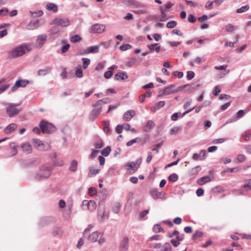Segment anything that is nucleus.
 I'll use <instances>...</instances> for the list:
<instances>
[{
    "label": "nucleus",
    "mask_w": 251,
    "mask_h": 251,
    "mask_svg": "<svg viewBox=\"0 0 251 251\" xmlns=\"http://www.w3.org/2000/svg\"><path fill=\"white\" fill-rule=\"evenodd\" d=\"M31 50L30 44H24L12 49L9 52V56L13 58H17L30 51Z\"/></svg>",
    "instance_id": "obj_1"
},
{
    "label": "nucleus",
    "mask_w": 251,
    "mask_h": 251,
    "mask_svg": "<svg viewBox=\"0 0 251 251\" xmlns=\"http://www.w3.org/2000/svg\"><path fill=\"white\" fill-rule=\"evenodd\" d=\"M142 159H137L135 162H128L125 165V168L126 170L128 175H132L135 173L140 167Z\"/></svg>",
    "instance_id": "obj_2"
},
{
    "label": "nucleus",
    "mask_w": 251,
    "mask_h": 251,
    "mask_svg": "<svg viewBox=\"0 0 251 251\" xmlns=\"http://www.w3.org/2000/svg\"><path fill=\"white\" fill-rule=\"evenodd\" d=\"M21 103H9L6 107V112L9 117H13L18 115L22 111V108H17L16 107Z\"/></svg>",
    "instance_id": "obj_3"
},
{
    "label": "nucleus",
    "mask_w": 251,
    "mask_h": 251,
    "mask_svg": "<svg viewBox=\"0 0 251 251\" xmlns=\"http://www.w3.org/2000/svg\"><path fill=\"white\" fill-rule=\"evenodd\" d=\"M187 87H190L188 84L184 85L183 86H180L178 88H176L175 85H171L169 86L166 87L164 89L162 93V95L167 96L169 95L172 94L176 93L179 91H182L183 89L186 88Z\"/></svg>",
    "instance_id": "obj_4"
},
{
    "label": "nucleus",
    "mask_w": 251,
    "mask_h": 251,
    "mask_svg": "<svg viewBox=\"0 0 251 251\" xmlns=\"http://www.w3.org/2000/svg\"><path fill=\"white\" fill-rule=\"evenodd\" d=\"M40 128L43 133H50L55 131V127L47 122L42 121L40 122Z\"/></svg>",
    "instance_id": "obj_5"
},
{
    "label": "nucleus",
    "mask_w": 251,
    "mask_h": 251,
    "mask_svg": "<svg viewBox=\"0 0 251 251\" xmlns=\"http://www.w3.org/2000/svg\"><path fill=\"white\" fill-rule=\"evenodd\" d=\"M33 143L34 147L40 151H47L50 149V145L48 143H43L38 139H34Z\"/></svg>",
    "instance_id": "obj_6"
},
{
    "label": "nucleus",
    "mask_w": 251,
    "mask_h": 251,
    "mask_svg": "<svg viewBox=\"0 0 251 251\" xmlns=\"http://www.w3.org/2000/svg\"><path fill=\"white\" fill-rule=\"evenodd\" d=\"M51 24L62 27H67L70 25V21L66 18L56 17L52 21Z\"/></svg>",
    "instance_id": "obj_7"
},
{
    "label": "nucleus",
    "mask_w": 251,
    "mask_h": 251,
    "mask_svg": "<svg viewBox=\"0 0 251 251\" xmlns=\"http://www.w3.org/2000/svg\"><path fill=\"white\" fill-rule=\"evenodd\" d=\"M82 206L84 209H87L93 211L97 208L96 202L94 201L84 200L82 201Z\"/></svg>",
    "instance_id": "obj_8"
},
{
    "label": "nucleus",
    "mask_w": 251,
    "mask_h": 251,
    "mask_svg": "<svg viewBox=\"0 0 251 251\" xmlns=\"http://www.w3.org/2000/svg\"><path fill=\"white\" fill-rule=\"evenodd\" d=\"M50 167H43L41 170V172L38 174V176L41 178H47L50 176Z\"/></svg>",
    "instance_id": "obj_9"
},
{
    "label": "nucleus",
    "mask_w": 251,
    "mask_h": 251,
    "mask_svg": "<svg viewBox=\"0 0 251 251\" xmlns=\"http://www.w3.org/2000/svg\"><path fill=\"white\" fill-rule=\"evenodd\" d=\"M105 29L104 25L96 24L91 26V30L94 33H100L103 32Z\"/></svg>",
    "instance_id": "obj_10"
},
{
    "label": "nucleus",
    "mask_w": 251,
    "mask_h": 251,
    "mask_svg": "<svg viewBox=\"0 0 251 251\" xmlns=\"http://www.w3.org/2000/svg\"><path fill=\"white\" fill-rule=\"evenodd\" d=\"M129 239L128 237H125L121 241L120 245L121 251H127L128 248Z\"/></svg>",
    "instance_id": "obj_11"
},
{
    "label": "nucleus",
    "mask_w": 251,
    "mask_h": 251,
    "mask_svg": "<svg viewBox=\"0 0 251 251\" xmlns=\"http://www.w3.org/2000/svg\"><path fill=\"white\" fill-rule=\"evenodd\" d=\"M47 38V36L46 34H42L38 36L37 40L36 43L39 48H41L43 44L46 42Z\"/></svg>",
    "instance_id": "obj_12"
},
{
    "label": "nucleus",
    "mask_w": 251,
    "mask_h": 251,
    "mask_svg": "<svg viewBox=\"0 0 251 251\" xmlns=\"http://www.w3.org/2000/svg\"><path fill=\"white\" fill-rule=\"evenodd\" d=\"M135 115V111L134 110H129L125 112L123 118L126 121H129Z\"/></svg>",
    "instance_id": "obj_13"
},
{
    "label": "nucleus",
    "mask_w": 251,
    "mask_h": 251,
    "mask_svg": "<svg viewBox=\"0 0 251 251\" xmlns=\"http://www.w3.org/2000/svg\"><path fill=\"white\" fill-rule=\"evenodd\" d=\"M165 102L164 101H159L158 102L156 103L154 106H152L151 108V111L153 113L155 112L157 110L163 107L165 105Z\"/></svg>",
    "instance_id": "obj_14"
},
{
    "label": "nucleus",
    "mask_w": 251,
    "mask_h": 251,
    "mask_svg": "<svg viewBox=\"0 0 251 251\" xmlns=\"http://www.w3.org/2000/svg\"><path fill=\"white\" fill-rule=\"evenodd\" d=\"M211 181V178L209 176H205L201 177L198 179L197 183L200 185H203L206 183L209 182Z\"/></svg>",
    "instance_id": "obj_15"
},
{
    "label": "nucleus",
    "mask_w": 251,
    "mask_h": 251,
    "mask_svg": "<svg viewBox=\"0 0 251 251\" xmlns=\"http://www.w3.org/2000/svg\"><path fill=\"white\" fill-rule=\"evenodd\" d=\"M140 61H141V59L137 58L135 57H133L129 61L126 63V65L128 67H132L135 65H137L138 63Z\"/></svg>",
    "instance_id": "obj_16"
},
{
    "label": "nucleus",
    "mask_w": 251,
    "mask_h": 251,
    "mask_svg": "<svg viewBox=\"0 0 251 251\" xmlns=\"http://www.w3.org/2000/svg\"><path fill=\"white\" fill-rule=\"evenodd\" d=\"M100 233L97 231L93 232L88 237V240L91 242H95L98 240Z\"/></svg>",
    "instance_id": "obj_17"
},
{
    "label": "nucleus",
    "mask_w": 251,
    "mask_h": 251,
    "mask_svg": "<svg viewBox=\"0 0 251 251\" xmlns=\"http://www.w3.org/2000/svg\"><path fill=\"white\" fill-rule=\"evenodd\" d=\"M17 126L16 124H11L9 125L4 130L5 133L8 134L14 131Z\"/></svg>",
    "instance_id": "obj_18"
},
{
    "label": "nucleus",
    "mask_w": 251,
    "mask_h": 251,
    "mask_svg": "<svg viewBox=\"0 0 251 251\" xmlns=\"http://www.w3.org/2000/svg\"><path fill=\"white\" fill-rule=\"evenodd\" d=\"M39 25L38 21H32L27 25V28L29 30H33L38 27Z\"/></svg>",
    "instance_id": "obj_19"
},
{
    "label": "nucleus",
    "mask_w": 251,
    "mask_h": 251,
    "mask_svg": "<svg viewBox=\"0 0 251 251\" xmlns=\"http://www.w3.org/2000/svg\"><path fill=\"white\" fill-rule=\"evenodd\" d=\"M148 47L151 51H155L157 53H158L160 51V46L159 45V44L158 43L148 45Z\"/></svg>",
    "instance_id": "obj_20"
},
{
    "label": "nucleus",
    "mask_w": 251,
    "mask_h": 251,
    "mask_svg": "<svg viewBox=\"0 0 251 251\" xmlns=\"http://www.w3.org/2000/svg\"><path fill=\"white\" fill-rule=\"evenodd\" d=\"M21 148L24 151H25L27 153H30L32 151V147L31 145L27 143H23L21 145Z\"/></svg>",
    "instance_id": "obj_21"
},
{
    "label": "nucleus",
    "mask_w": 251,
    "mask_h": 251,
    "mask_svg": "<svg viewBox=\"0 0 251 251\" xmlns=\"http://www.w3.org/2000/svg\"><path fill=\"white\" fill-rule=\"evenodd\" d=\"M151 194L154 199H158L161 197V196L163 195V193L159 192L157 190L154 189L152 190L151 191Z\"/></svg>",
    "instance_id": "obj_22"
},
{
    "label": "nucleus",
    "mask_w": 251,
    "mask_h": 251,
    "mask_svg": "<svg viewBox=\"0 0 251 251\" xmlns=\"http://www.w3.org/2000/svg\"><path fill=\"white\" fill-rule=\"evenodd\" d=\"M46 8L48 10L56 12L58 10L57 5L53 3H48L46 5Z\"/></svg>",
    "instance_id": "obj_23"
},
{
    "label": "nucleus",
    "mask_w": 251,
    "mask_h": 251,
    "mask_svg": "<svg viewBox=\"0 0 251 251\" xmlns=\"http://www.w3.org/2000/svg\"><path fill=\"white\" fill-rule=\"evenodd\" d=\"M155 126L154 122L151 120L149 121L146 126L144 127V130L146 132L149 131L150 130L152 129Z\"/></svg>",
    "instance_id": "obj_24"
},
{
    "label": "nucleus",
    "mask_w": 251,
    "mask_h": 251,
    "mask_svg": "<svg viewBox=\"0 0 251 251\" xmlns=\"http://www.w3.org/2000/svg\"><path fill=\"white\" fill-rule=\"evenodd\" d=\"M10 149L11 150V151L10 152V156H13L16 155L17 153V146L15 145V143H12L10 146Z\"/></svg>",
    "instance_id": "obj_25"
},
{
    "label": "nucleus",
    "mask_w": 251,
    "mask_h": 251,
    "mask_svg": "<svg viewBox=\"0 0 251 251\" xmlns=\"http://www.w3.org/2000/svg\"><path fill=\"white\" fill-rule=\"evenodd\" d=\"M127 78V75L124 73H119L116 74L115 78L116 80H124Z\"/></svg>",
    "instance_id": "obj_26"
},
{
    "label": "nucleus",
    "mask_w": 251,
    "mask_h": 251,
    "mask_svg": "<svg viewBox=\"0 0 251 251\" xmlns=\"http://www.w3.org/2000/svg\"><path fill=\"white\" fill-rule=\"evenodd\" d=\"M100 46H91L87 48V50H88L89 53H97L99 51V48Z\"/></svg>",
    "instance_id": "obj_27"
},
{
    "label": "nucleus",
    "mask_w": 251,
    "mask_h": 251,
    "mask_svg": "<svg viewBox=\"0 0 251 251\" xmlns=\"http://www.w3.org/2000/svg\"><path fill=\"white\" fill-rule=\"evenodd\" d=\"M50 70V67H46L44 69H40L38 71V75H45L48 74Z\"/></svg>",
    "instance_id": "obj_28"
},
{
    "label": "nucleus",
    "mask_w": 251,
    "mask_h": 251,
    "mask_svg": "<svg viewBox=\"0 0 251 251\" xmlns=\"http://www.w3.org/2000/svg\"><path fill=\"white\" fill-rule=\"evenodd\" d=\"M77 162L75 160H73L71 164L69 170L72 172H75L77 168Z\"/></svg>",
    "instance_id": "obj_29"
},
{
    "label": "nucleus",
    "mask_w": 251,
    "mask_h": 251,
    "mask_svg": "<svg viewBox=\"0 0 251 251\" xmlns=\"http://www.w3.org/2000/svg\"><path fill=\"white\" fill-rule=\"evenodd\" d=\"M82 61L83 62L82 67L84 69H86L90 63V59L87 58H83L82 59Z\"/></svg>",
    "instance_id": "obj_30"
},
{
    "label": "nucleus",
    "mask_w": 251,
    "mask_h": 251,
    "mask_svg": "<svg viewBox=\"0 0 251 251\" xmlns=\"http://www.w3.org/2000/svg\"><path fill=\"white\" fill-rule=\"evenodd\" d=\"M99 171V169H95L93 168H92V169H90L88 173V176L90 177H93L97 174H98Z\"/></svg>",
    "instance_id": "obj_31"
},
{
    "label": "nucleus",
    "mask_w": 251,
    "mask_h": 251,
    "mask_svg": "<svg viewBox=\"0 0 251 251\" xmlns=\"http://www.w3.org/2000/svg\"><path fill=\"white\" fill-rule=\"evenodd\" d=\"M172 247L169 243H166L164 244L161 249V251H171Z\"/></svg>",
    "instance_id": "obj_32"
},
{
    "label": "nucleus",
    "mask_w": 251,
    "mask_h": 251,
    "mask_svg": "<svg viewBox=\"0 0 251 251\" xmlns=\"http://www.w3.org/2000/svg\"><path fill=\"white\" fill-rule=\"evenodd\" d=\"M101 110H102L101 107L93 109L91 112V116L95 117V116H98L100 113Z\"/></svg>",
    "instance_id": "obj_33"
},
{
    "label": "nucleus",
    "mask_w": 251,
    "mask_h": 251,
    "mask_svg": "<svg viewBox=\"0 0 251 251\" xmlns=\"http://www.w3.org/2000/svg\"><path fill=\"white\" fill-rule=\"evenodd\" d=\"M103 127V130L105 132L108 133L110 131L109 122L107 121H105L102 122Z\"/></svg>",
    "instance_id": "obj_34"
},
{
    "label": "nucleus",
    "mask_w": 251,
    "mask_h": 251,
    "mask_svg": "<svg viewBox=\"0 0 251 251\" xmlns=\"http://www.w3.org/2000/svg\"><path fill=\"white\" fill-rule=\"evenodd\" d=\"M250 8V6L248 5L243 6L241 8L237 9L236 12L238 13H242L248 11Z\"/></svg>",
    "instance_id": "obj_35"
},
{
    "label": "nucleus",
    "mask_w": 251,
    "mask_h": 251,
    "mask_svg": "<svg viewBox=\"0 0 251 251\" xmlns=\"http://www.w3.org/2000/svg\"><path fill=\"white\" fill-rule=\"evenodd\" d=\"M153 231L155 233H158L163 231V229L161 227L160 225L156 224L153 226Z\"/></svg>",
    "instance_id": "obj_36"
},
{
    "label": "nucleus",
    "mask_w": 251,
    "mask_h": 251,
    "mask_svg": "<svg viewBox=\"0 0 251 251\" xmlns=\"http://www.w3.org/2000/svg\"><path fill=\"white\" fill-rule=\"evenodd\" d=\"M81 40V38L79 35L75 34L71 37V41L73 43H76L80 41Z\"/></svg>",
    "instance_id": "obj_37"
},
{
    "label": "nucleus",
    "mask_w": 251,
    "mask_h": 251,
    "mask_svg": "<svg viewBox=\"0 0 251 251\" xmlns=\"http://www.w3.org/2000/svg\"><path fill=\"white\" fill-rule=\"evenodd\" d=\"M111 151V149L109 147H107L106 148H104L101 151V154L102 155L104 156H108Z\"/></svg>",
    "instance_id": "obj_38"
},
{
    "label": "nucleus",
    "mask_w": 251,
    "mask_h": 251,
    "mask_svg": "<svg viewBox=\"0 0 251 251\" xmlns=\"http://www.w3.org/2000/svg\"><path fill=\"white\" fill-rule=\"evenodd\" d=\"M177 25V22L175 21L169 22L166 25V27L168 28H173L175 27Z\"/></svg>",
    "instance_id": "obj_39"
},
{
    "label": "nucleus",
    "mask_w": 251,
    "mask_h": 251,
    "mask_svg": "<svg viewBox=\"0 0 251 251\" xmlns=\"http://www.w3.org/2000/svg\"><path fill=\"white\" fill-rule=\"evenodd\" d=\"M168 179L169 181L171 182H176L178 179V176L176 174H174L173 175H170Z\"/></svg>",
    "instance_id": "obj_40"
},
{
    "label": "nucleus",
    "mask_w": 251,
    "mask_h": 251,
    "mask_svg": "<svg viewBox=\"0 0 251 251\" xmlns=\"http://www.w3.org/2000/svg\"><path fill=\"white\" fill-rule=\"evenodd\" d=\"M141 141V140L139 138H136L134 139L131 140L129 141L128 142H127L126 143V146L127 147H130V146H132L133 144H134L138 141Z\"/></svg>",
    "instance_id": "obj_41"
},
{
    "label": "nucleus",
    "mask_w": 251,
    "mask_h": 251,
    "mask_svg": "<svg viewBox=\"0 0 251 251\" xmlns=\"http://www.w3.org/2000/svg\"><path fill=\"white\" fill-rule=\"evenodd\" d=\"M132 48V46L128 44H124L120 46V49L122 51H125Z\"/></svg>",
    "instance_id": "obj_42"
},
{
    "label": "nucleus",
    "mask_w": 251,
    "mask_h": 251,
    "mask_svg": "<svg viewBox=\"0 0 251 251\" xmlns=\"http://www.w3.org/2000/svg\"><path fill=\"white\" fill-rule=\"evenodd\" d=\"M225 29L227 32H232L234 30V26L231 24H228L225 26Z\"/></svg>",
    "instance_id": "obj_43"
},
{
    "label": "nucleus",
    "mask_w": 251,
    "mask_h": 251,
    "mask_svg": "<svg viewBox=\"0 0 251 251\" xmlns=\"http://www.w3.org/2000/svg\"><path fill=\"white\" fill-rule=\"evenodd\" d=\"M132 12L136 14H139V15L145 14H147L148 13V12L146 10H145V9L135 10H132Z\"/></svg>",
    "instance_id": "obj_44"
},
{
    "label": "nucleus",
    "mask_w": 251,
    "mask_h": 251,
    "mask_svg": "<svg viewBox=\"0 0 251 251\" xmlns=\"http://www.w3.org/2000/svg\"><path fill=\"white\" fill-rule=\"evenodd\" d=\"M201 107H202V105H201L200 107H196H196H194V108H193L192 109H190L188 110V111H185L183 115H186V114L189 113V112H191L194 109L195 110V112L196 113H199L201 109Z\"/></svg>",
    "instance_id": "obj_45"
},
{
    "label": "nucleus",
    "mask_w": 251,
    "mask_h": 251,
    "mask_svg": "<svg viewBox=\"0 0 251 251\" xmlns=\"http://www.w3.org/2000/svg\"><path fill=\"white\" fill-rule=\"evenodd\" d=\"M16 81H19L20 83L19 84V87H25L27 84L28 83V81L27 80H18Z\"/></svg>",
    "instance_id": "obj_46"
},
{
    "label": "nucleus",
    "mask_w": 251,
    "mask_h": 251,
    "mask_svg": "<svg viewBox=\"0 0 251 251\" xmlns=\"http://www.w3.org/2000/svg\"><path fill=\"white\" fill-rule=\"evenodd\" d=\"M89 51L87 50V48L80 50L77 53V55H84L89 54Z\"/></svg>",
    "instance_id": "obj_47"
},
{
    "label": "nucleus",
    "mask_w": 251,
    "mask_h": 251,
    "mask_svg": "<svg viewBox=\"0 0 251 251\" xmlns=\"http://www.w3.org/2000/svg\"><path fill=\"white\" fill-rule=\"evenodd\" d=\"M203 235V233L201 231H197L195 234L192 236L193 239H196L198 238L201 237Z\"/></svg>",
    "instance_id": "obj_48"
},
{
    "label": "nucleus",
    "mask_w": 251,
    "mask_h": 251,
    "mask_svg": "<svg viewBox=\"0 0 251 251\" xmlns=\"http://www.w3.org/2000/svg\"><path fill=\"white\" fill-rule=\"evenodd\" d=\"M112 75L113 71L109 70L105 72L104 74V77L106 79H108L112 76Z\"/></svg>",
    "instance_id": "obj_49"
},
{
    "label": "nucleus",
    "mask_w": 251,
    "mask_h": 251,
    "mask_svg": "<svg viewBox=\"0 0 251 251\" xmlns=\"http://www.w3.org/2000/svg\"><path fill=\"white\" fill-rule=\"evenodd\" d=\"M195 76V73L193 71H188L187 73V78L188 80H191Z\"/></svg>",
    "instance_id": "obj_50"
},
{
    "label": "nucleus",
    "mask_w": 251,
    "mask_h": 251,
    "mask_svg": "<svg viewBox=\"0 0 251 251\" xmlns=\"http://www.w3.org/2000/svg\"><path fill=\"white\" fill-rule=\"evenodd\" d=\"M237 159L239 162H242L246 160V157L244 154H239L237 156Z\"/></svg>",
    "instance_id": "obj_51"
},
{
    "label": "nucleus",
    "mask_w": 251,
    "mask_h": 251,
    "mask_svg": "<svg viewBox=\"0 0 251 251\" xmlns=\"http://www.w3.org/2000/svg\"><path fill=\"white\" fill-rule=\"evenodd\" d=\"M75 75L77 77H82L83 76V74L81 69H77L75 71Z\"/></svg>",
    "instance_id": "obj_52"
},
{
    "label": "nucleus",
    "mask_w": 251,
    "mask_h": 251,
    "mask_svg": "<svg viewBox=\"0 0 251 251\" xmlns=\"http://www.w3.org/2000/svg\"><path fill=\"white\" fill-rule=\"evenodd\" d=\"M188 21L191 23H194L196 21V17L192 14H189L188 17Z\"/></svg>",
    "instance_id": "obj_53"
},
{
    "label": "nucleus",
    "mask_w": 251,
    "mask_h": 251,
    "mask_svg": "<svg viewBox=\"0 0 251 251\" xmlns=\"http://www.w3.org/2000/svg\"><path fill=\"white\" fill-rule=\"evenodd\" d=\"M181 113H175L171 116V119L173 121H175L180 116Z\"/></svg>",
    "instance_id": "obj_54"
},
{
    "label": "nucleus",
    "mask_w": 251,
    "mask_h": 251,
    "mask_svg": "<svg viewBox=\"0 0 251 251\" xmlns=\"http://www.w3.org/2000/svg\"><path fill=\"white\" fill-rule=\"evenodd\" d=\"M104 146L103 142L101 140H100L95 144L96 149H101Z\"/></svg>",
    "instance_id": "obj_55"
},
{
    "label": "nucleus",
    "mask_w": 251,
    "mask_h": 251,
    "mask_svg": "<svg viewBox=\"0 0 251 251\" xmlns=\"http://www.w3.org/2000/svg\"><path fill=\"white\" fill-rule=\"evenodd\" d=\"M108 98L103 99L102 100H99L97 101L96 104L97 105H101L102 104H105L107 102Z\"/></svg>",
    "instance_id": "obj_56"
},
{
    "label": "nucleus",
    "mask_w": 251,
    "mask_h": 251,
    "mask_svg": "<svg viewBox=\"0 0 251 251\" xmlns=\"http://www.w3.org/2000/svg\"><path fill=\"white\" fill-rule=\"evenodd\" d=\"M96 193L97 190L94 187H90L89 189L88 193L90 196H94L96 194Z\"/></svg>",
    "instance_id": "obj_57"
},
{
    "label": "nucleus",
    "mask_w": 251,
    "mask_h": 251,
    "mask_svg": "<svg viewBox=\"0 0 251 251\" xmlns=\"http://www.w3.org/2000/svg\"><path fill=\"white\" fill-rule=\"evenodd\" d=\"M239 170L238 168H227V169L224 170L223 173L225 172H231L232 173L233 172H237Z\"/></svg>",
    "instance_id": "obj_58"
},
{
    "label": "nucleus",
    "mask_w": 251,
    "mask_h": 251,
    "mask_svg": "<svg viewBox=\"0 0 251 251\" xmlns=\"http://www.w3.org/2000/svg\"><path fill=\"white\" fill-rule=\"evenodd\" d=\"M70 47V44H66L65 45L63 46V47H62L61 48V52L62 53L66 52L68 50Z\"/></svg>",
    "instance_id": "obj_59"
},
{
    "label": "nucleus",
    "mask_w": 251,
    "mask_h": 251,
    "mask_svg": "<svg viewBox=\"0 0 251 251\" xmlns=\"http://www.w3.org/2000/svg\"><path fill=\"white\" fill-rule=\"evenodd\" d=\"M50 32L51 34L54 35L57 34L59 32V29L57 26H53L51 28Z\"/></svg>",
    "instance_id": "obj_60"
},
{
    "label": "nucleus",
    "mask_w": 251,
    "mask_h": 251,
    "mask_svg": "<svg viewBox=\"0 0 251 251\" xmlns=\"http://www.w3.org/2000/svg\"><path fill=\"white\" fill-rule=\"evenodd\" d=\"M199 155H200V160H201L204 159V158L206 155V151L204 150H201L199 153Z\"/></svg>",
    "instance_id": "obj_61"
},
{
    "label": "nucleus",
    "mask_w": 251,
    "mask_h": 251,
    "mask_svg": "<svg viewBox=\"0 0 251 251\" xmlns=\"http://www.w3.org/2000/svg\"><path fill=\"white\" fill-rule=\"evenodd\" d=\"M244 115V112L242 110H240L236 114V118L239 119Z\"/></svg>",
    "instance_id": "obj_62"
},
{
    "label": "nucleus",
    "mask_w": 251,
    "mask_h": 251,
    "mask_svg": "<svg viewBox=\"0 0 251 251\" xmlns=\"http://www.w3.org/2000/svg\"><path fill=\"white\" fill-rule=\"evenodd\" d=\"M175 76H177L178 78H181L183 76V73L181 72L175 71L173 73Z\"/></svg>",
    "instance_id": "obj_63"
},
{
    "label": "nucleus",
    "mask_w": 251,
    "mask_h": 251,
    "mask_svg": "<svg viewBox=\"0 0 251 251\" xmlns=\"http://www.w3.org/2000/svg\"><path fill=\"white\" fill-rule=\"evenodd\" d=\"M251 136V132H250V133H248L246 134L243 135V138L245 141H248L250 140Z\"/></svg>",
    "instance_id": "obj_64"
}]
</instances>
